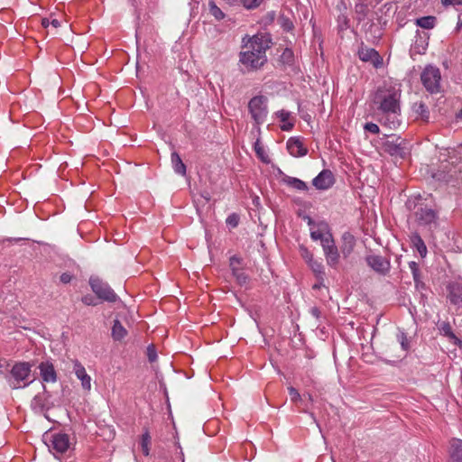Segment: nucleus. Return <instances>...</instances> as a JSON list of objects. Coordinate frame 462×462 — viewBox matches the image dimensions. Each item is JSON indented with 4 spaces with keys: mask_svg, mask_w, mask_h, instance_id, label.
<instances>
[{
    "mask_svg": "<svg viewBox=\"0 0 462 462\" xmlns=\"http://www.w3.org/2000/svg\"><path fill=\"white\" fill-rule=\"evenodd\" d=\"M7 240L8 241L18 242V241L22 240V238H8Z\"/></svg>",
    "mask_w": 462,
    "mask_h": 462,
    "instance_id": "bf43d9fd",
    "label": "nucleus"
},
{
    "mask_svg": "<svg viewBox=\"0 0 462 462\" xmlns=\"http://www.w3.org/2000/svg\"><path fill=\"white\" fill-rule=\"evenodd\" d=\"M41 23L44 28H48L51 25V16L45 17V18H41Z\"/></svg>",
    "mask_w": 462,
    "mask_h": 462,
    "instance_id": "6e6d98bb",
    "label": "nucleus"
},
{
    "mask_svg": "<svg viewBox=\"0 0 462 462\" xmlns=\"http://www.w3.org/2000/svg\"><path fill=\"white\" fill-rule=\"evenodd\" d=\"M39 370L42 379L45 383H55L57 381V374L52 363L46 361L39 365Z\"/></svg>",
    "mask_w": 462,
    "mask_h": 462,
    "instance_id": "f3484780",
    "label": "nucleus"
},
{
    "mask_svg": "<svg viewBox=\"0 0 462 462\" xmlns=\"http://www.w3.org/2000/svg\"><path fill=\"white\" fill-rule=\"evenodd\" d=\"M450 340H452L455 345L462 347V340L459 339L457 337L455 336V337H451Z\"/></svg>",
    "mask_w": 462,
    "mask_h": 462,
    "instance_id": "13d9d810",
    "label": "nucleus"
},
{
    "mask_svg": "<svg viewBox=\"0 0 462 462\" xmlns=\"http://www.w3.org/2000/svg\"><path fill=\"white\" fill-rule=\"evenodd\" d=\"M334 182H335L334 175H333L332 171L329 170H323L312 180V184L318 189H328L330 187H332Z\"/></svg>",
    "mask_w": 462,
    "mask_h": 462,
    "instance_id": "4468645a",
    "label": "nucleus"
},
{
    "mask_svg": "<svg viewBox=\"0 0 462 462\" xmlns=\"http://www.w3.org/2000/svg\"><path fill=\"white\" fill-rule=\"evenodd\" d=\"M233 275L236 276L239 284H245L247 281V276L239 268L237 269L236 273H233Z\"/></svg>",
    "mask_w": 462,
    "mask_h": 462,
    "instance_id": "de8ad7c7",
    "label": "nucleus"
},
{
    "mask_svg": "<svg viewBox=\"0 0 462 462\" xmlns=\"http://www.w3.org/2000/svg\"><path fill=\"white\" fill-rule=\"evenodd\" d=\"M249 113L256 125H262L268 114L267 98L264 96H255L248 103Z\"/></svg>",
    "mask_w": 462,
    "mask_h": 462,
    "instance_id": "39448f33",
    "label": "nucleus"
},
{
    "mask_svg": "<svg viewBox=\"0 0 462 462\" xmlns=\"http://www.w3.org/2000/svg\"><path fill=\"white\" fill-rule=\"evenodd\" d=\"M275 17L274 12H269L267 13L266 16L264 17V25H270L272 22H273Z\"/></svg>",
    "mask_w": 462,
    "mask_h": 462,
    "instance_id": "603ef678",
    "label": "nucleus"
},
{
    "mask_svg": "<svg viewBox=\"0 0 462 462\" xmlns=\"http://www.w3.org/2000/svg\"><path fill=\"white\" fill-rule=\"evenodd\" d=\"M416 220L420 225L429 226L436 222L438 216L437 212L429 208H420L416 213Z\"/></svg>",
    "mask_w": 462,
    "mask_h": 462,
    "instance_id": "2eb2a0df",
    "label": "nucleus"
},
{
    "mask_svg": "<svg viewBox=\"0 0 462 462\" xmlns=\"http://www.w3.org/2000/svg\"><path fill=\"white\" fill-rule=\"evenodd\" d=\"M229 264L233 273H236L238 265L240 264V259L236 256H232L229 260Z\"/></svg>",
    "mask_w": 462,
    "mask_h": 462,
    "instance_id": "49530a36",
    "label": "nucleus"
},
{
    "mask_svg": "<svg viewBox=\"0 0 462 462\" xmlns=\"http://www.w3.org/2000/svg\"><path fill=\"white\" fill-rule=\"evenodd\" d=\"M89 285L93 292L102 300L115 302L117 300V295L114 292L110 286L99 278L91 277L89 279Z\"/></svg>",
    "mask_w": 462,
    "mask_h": 462,
    "instance_id": "423d86ee",
    "label": "nucleus"
},
{
    "mask_svg": "<svg viewBox=\"0 0 462 462\" xmlns=\"http://www.w3.org/2000/svg\"><path fill=\"white\" fill-rule=\"evenodd\" d=\"M287 150L294 157H301L307 154L308 150L302 142L297 137H291L287 141Z\"/></svg>",
    "mask_w": 462,
    "mask_h": 462,
    "instance_id": "6ab92c4d",
    "label": "nucleus"
},
{
    "mask_svg": "<svg viewBox=\"0 0 462 462\" xmlns=\"http://www.w3.org/2000/svg\"><path fill=\"white\" fill-rule=\"evenodd\" d=\"M436 17L435 16H424L420 18H416L412 20H409L407 23H410V26H419L422 29H432L435 26Z\"/></svg>",
    "mask_w": 462,
    "mask_h": 462,
    "instance_id": "5701e85b",
    "label": "nucleus"
},
{
    "mask_svg": "<svg viewBox=\"0 0 462 462\" xmlns=\"http://www.w3.org/2000/svg\"><path fill=\"white\" fill-rule=\"evenodd\" d=\"M226 222L227 226L231 227H236L239 223V216L237 214L233 213L227 217Z\"/></svg>",
    "mask_w": 462,
    "mask_h": 462,
    "instance_id": "a19ab883",
    "label": "nucleus"
},
{
    "mask_svg": "<svg viewBox=\"0 0 462 462\" xmlns=\"http://www.w3.org/2000/svg\"><path fill=\"white\" fill-rule=\"evenodd\" d=\"M332 236L328 225L324 221L317 223L314 227H310V237L314 241L319 240L322 244Z\"/></svg>",
    "mask_w": 462,
    "mask_h": 462,
    "instance_id": "ddd939ff",
    "label": "nucleus"
},
{
    "mask_svg": "<svg viewBox=\"0 0 462 462\" xmlns=\"http://www.w3.org/2000/svg\"><path fill=\"white\" fill-rule=\"evenodd\" d=\"M71 275L68 273H64L60 275V280L62 283H69L71 281Z\"/></svg>",
    "mask_w": 462,
    "mask_h": 462,
    "instance_id": "864d4df0",
    "label": "nucleus"
},
{
    "mask_svg": "<svg viewBox=\"0 0 462 462\" xmlns=\"http://www.w3.org/2000/svg\"><path fill=\"white\" fill-rule=\"evenodd\" d=\"M448 462H462V439L454 438L449 440Z\"/></svg>",
    "mask_w": 462,
    "mask_h": 462,
    "instance_id": "dca6fc26",
    "label": "nucleus"
},
{
    "mask_svg": "<svg viewBox=\"0 0 462 462\" xmlns=\"http://www.w3.org/2000/svg\"><path fill=\"white\" fill-rule=\"evenodd\" d=\"M364 128L365 131L374 134H379L380 132L379 126L374 123H366Z\"/></svg>",
    "mask_w": 462,
    "mask_h": 462,
    "instance_id": "a18cd8bd",
    "label": "nucleus"
},
{
    "mask_svg": "<svg viewBox=\"0 0 462 462\" xmlns=\"http://www.w3.org/2000/svg\"><path fill=\"white\" fill-rule=\"evenodd\" d=\"M310 313L319 320L321 317V311L318 307H311L310 310Z\"/></svg>",
    "mask_w": 462,
    "mask_h": 462,
    "instance_id": "3c124183",
    "label": "nucleus"
},
{
    "mask_svg": "<svg viewBox=\"0 0 462 462\" xmlns=\"http://www.w3.org/2000/svg\"><path fill=\"white\" fill-rule=\"evenodd\" d=\"M300 254L304 259L306 263L314 260L312 253L304 245H300Z\"/></svg>",
    "mask_w": 462,
    "mask_h": 462,
    "instance_id": "58836bf2",
    "label": "nucleus"
},
{
    "mask_svg": "<svg viewBox=\"0 0 462 462\" xmlns=\"http://www.w3.org/2000/svg\"><path fill=\"white\" fill-rule=\"evenodd\" d=\"M411 241L412 243L413 247H415L420 254V255L424 258L427 255L428 250L427 246L418 233L412 234L411 236Z\"/></svg>",
    "mask_w": 462,
    "mask_h": 462,
    "instance_id": "bb28decb",
    "label": "nucleus"
},
{
    "mask_svg": "<svg viewBox=\"0 0 462 462\" xmlns=\"http://www.w3.org/2000/svg\"><path fill=\"white\" fill-rule=\"evenodd\" d=\"M358 57L364 62H370L375 69H379L383 64L382 56L373 48L362 45L358 50Z\"/></svg>",
    "mask_w": 462,
    "mask_h": 462,
    "instance_id": "9d476101",
    "label": "nucleus"
},
{
    "mask_svg": "<svg viewBox=\"0 0 462 462\" xmlns=\"http://www.w3.org/2000/svg\"><path fill=\"white\" fill-rule=\"evenodd\" d=\"M342 244L340 245V251L345 258H347L356 246V238L350 232H345L342 235Z\"/></svg>",
    "mask_w": 462,
    "mask_h": 462,
    "instance_id": "412c9836",
    "label": "nucleus"
},
{
    "mask_svg": "<svg viewBox=\"0 0 462 462\" xmlns=\"http://www.w3.org/2000/svg\"><path fill=\"white\" fill-rule=\"evenodd\" d=\"M51 25L54 28L63 27L64 29L71 28L73 23H69L64 14H60L59 17L51 15Z\"/></svg>",
    "mask_w": 462,
    "mask_h": 462,
    "instance_id": "c756f323",
    "label": "nucleus"
},
{
    "mask_svg": "<svg viewBox=\"0 0 462 462\" xmlns=\"http://www.w3.org/2000/svg\"><path fill=\"white\" fill-rule=\"evenodd\" d=\"M254 152L256 153V155L258 156V158L265 162V163H268L270 162L269 160V157L268 155L266 154L265 151H264V148L263 147V145L260 143V141L257 140L255 143H254Z\"/></svg>",
    "mask_w": 462,
    "mask_h": 462,
    "instance_id": "72a5a7b5",
    "label": "nucleus"
},
{
    "mask_svg": "<svg viewBox=\"0 0 462 462\" xmlns=\"http://www.w3.org/2000/svg\"><path fill=\"white\" fill-rule=\"evenodd\" d=\"M82 302L88 306H95L97 302L92 295H85L81 299Z\"/></svg>",
    "mask_w": 462,
    "mask_h": 462,
    "instance_id": "09e8293b",
    "label": "nucleus"
},
{
    "mask_svg": "<svg viewBox=\"0 0 462 462\" xmlns=\"http://www.w3.org/2000/svg\"><path fill=\"white\" fill-rule=\"evenodd\" d=\"M420 80L429 93L441 92V73L439 68L432 65L426 66L420 74Z\"/></svg>",
    "mask_w": 462,
    "mask_h": 462,
    "instance_id": "20e7f679",
    "label": "nucleus"
},
{
    "mask_svg": "<svg viewBox=\"0 0 462 462\" xmlns=\"http://www.w3.org/2000/svg\"><path fill=\"white\" fill-rule=\"evenodd\" d=\"M304 219L307 220V223L310 227H314L317 226V223H315L314 220L310 217L306 216V217H304Z\"/></svg>",
    "mask_w": 462,
    "mask_h": 462,
    "instance_id": "4d7b16f0",
    "label": "nucleus"
},
{
    "mask_svg": "<svg viewBox=\"0 0 462 462\" xmlns=\"http://www.w3.org/2000/svg\"><path fill=\"white\" fill-rule=\"evenodd\" d=\"M401 108L395 109V111H385L378 113L380 124L389 128L390 130H396L401 125Z\"/></svg>",
    "mask_w": 462,
    "mask_h": 462,
    "instance_id": "6e6552de",
    "label": "nucleus"
},
{
    "mask_svg": "<svg viewBox=\"0 0 462 462\" xmlns=\"http://www.w3.org/2000/svg\"><path fill=\"white\" fill-rule=\"evenodd\" d=\"M284 182L288 186H290L297 190H307L308 189V186L303 180L294 178V177H289V176L285 177Z\"/></svg>",
    "mask_w": 462,
    "mask_h": 462,
    "instance_id": "2f4dec72",
    "label": "nucleus"
},
{
    "mask_svg": "<svg viewBox=\"0 0 462 462\" xmlns=\"http://www.w3.org/2000/svg\"><path fill=\"white\" fill-rule=\"evenodd\" d=\"M439 332H440L443 336H445V337H448L449 339H450L451 337H455V334H454V333H453V331H452V328H451V326H450L449 322H447V321H443V322H441V323L439 325Z\"/></svg>",
    "mask_w": 462,
    "mask_h": 462,
    "instance_id": "c9c22d12",
    "label": "nucleus"
},
{
    "mask_svg": "<svg viewBox=\"0 0 462 462\" xmlns=\"http://www.w3.org/2000/svg\"><path fill=\"white\" fill-rule=\"evenodd\" d=\"M365 262L369 267L379 274L384 275L390 271V261L382 255H368L365 258Z\"/></svg>",
    "mask_w": 462,
    "mask_h": 462,
    "instance_id": "f8f14e48",
    "label": "nucleus"
},
{
    "mask_svg": "<svg viewBox=\"0 0 462 462\" xmlns=\"http://www.w3.org/2000/svg\"><path fill=\"white\" fill-rule=\"evenodd\" d=\"M245 51L239 54V65L243 73L261 69L267 62L266 50L270 48L272 39L267 32H258L253 37L243 39Z\"/></svg>",
    "mask_w": 462,
    "mask_h": 462,
    "instance_id": "f257e3e1",
    "label": "nucleus"
},
{
    "mask_svg": "<svg viewBox=\"0 0 462 462\" xmlns=\"http://www.w3.org/2000/svg\"><path fill=\"white\" fill-rule=\"evenodd\" d=\"M397 341L400 343L403 351H407L410 347L409 339L403 331H399L396 335Z\"/></svg>",
    "mask_w": 462,
    "mask_h": 462,
    "instance_id": "4c0bfd02",
    "label": "nucleus"
},
{
    "mask_svg": "<svg viewBox=\"0 0 462 462\" xmlns=\"http://www.w3.org/2000/svg\"><path fill=\"white\" fill-rule=\"evenodd\" d=\"M412 110L415 114H417L419 116H420L423 120H428L430 116V111L428 106L425 105L424 102L420 101L416 102L412 106Z\"/></svg>",
    "mask_w": 462,
    "mask_h": 462,
    "instance_id": "7c9ffc66",
    "label": "nucleus"
},
{
    "mask_svg": "<svg viewBox=\"0 0 462 462\" xmlns=\"http://www.w3.org/2000/svg\"><path fill=\"white\" fill-rule=\"evenodd\" d=\"M263 1L264 0H232L229 5H243L247 10H253L259 7L263 3Z\"/></svg>",
    "mask_w": 462,
    "mask_h": 462,
    "instance_id": "cd10ccee",
    "label": "nucleus"
},
{
    "mask_svg": "<svg viewBox=\"0 0 462 462\" xmlns=\"http://www.w3.org/2000/svg\"><path fill=\"white\" fill-rule=\"evenodd\" d=\"M278 24L282 27V29H291L293 26L291 21L283 15L278 18Z\"/></svg>",
    "mask_w": 462,
    "mask_h": 462,
    "instance_id": "ea45409f",
    "label": "nucleus"
},
{
    "mask_svg": "<svg viewBox=\"0 0 462 462\" xmlns=\"http://www.w3.org/2000/svg\"><path fill=\"white\" fill-rule=\"evenodd\" d=\"M172 168L177 174L181 176L186 175V165L183 163L180 154L177 152H173L171 156Z\"/></svg>",
    "mask_w": 462,
    "mask_h": 462,
    "instance_id": "393cba45",
    "label": "nucleus"
},
{
    "mask_svg": "<svg viewBox=\"0 0 462 462\" xmlns=\"http://www.w3.org/2000/svg\"><path fill=\"white\" fill-rule=\"evenodd\" d=\"M140 444H141L143 454L146 457L149 456L150 455V446H151V435H150L148 429H144L143 433L142 434V437H141Z\"/></svg>",
    "mask_w": 462,
    "mask_h": 462,
    "instance_id": "473e14b6",
    "label": "nucleus"
},
{
    "mask_svg": "<svg viewBox=\"0 0 462 462\" xmlns=\"http://www.w3.org/2000/svg\"><path fill=\"white\" fill-rule=\"evenodd\" d=\"M127 336V330L118 319L114 320L111 337L116 341H120Z\"/></svg>",
    "mask_w": 462,
    "mask_h": 462,
    "instance_id": "a878e982",
    "label": "nucleus"
},
{
    "mask_svg": "<svg viewBox=\"0 0 462 462\" xmlns=\"http://www.w3.org/2000/svg\"><path fill=\"white\" fill-rule=\"evenodd\" d=\"M307 264L313 272L317 280H322L325 277L324 265L321 262L314 259Z\"/></svg>",
    "mask_w": 462,
    "mask_h": 462,
    "instance_id": "c85d7f7f",
    "label": "nucleus"
},
{
    "mask_svg": "<svg viewBox=\"0 0 462 462\" xmlns=\"http://www.w3.org/2000/svg\"><path fill=\"white\" fill-rule=\"evenodd\" d=\"M147 357L148 360L152 363L157 359V352L153 345H150L147 347Z\"/></svg>",
    "mask_w": 462,
    "mask_h": 462,
    "instance_id": "79ce46f5",
    "label": "nucleus"
},
{
    "mask_svg": "<svg viewBox=\"0 0 462 462\" xmlns=\"http://www.w3.org/2000/svg\"><path fill=\"white\" fill-rule=\"evenodd\" d=\"M276 115L280 121L282 123L281 125V129L282 131H290L293 128L294 121L291 118V112L286 110H280L276 113Z\"/></svg>",
    "mask_w": 462,
    "mask_h": 462,
    "instance_id": "b1692460",
    "label": "nucleus"
},
{
    "mask_svg": "<svg viewBox=\"0 0 462 462\" xmlns=\"http://www.w3.org/2000/svg\"><path fill=\"white\" fill-rule=\"evenodd\" d=\"M39 401H40V397L39 396H35L34 399H33L34 403H38Z\"/></svg>",
    "mask_w": 462,
    "mask_h": 462,
    "instance_id": "052dcab7",
    "label": "nucleus"
},
{
    "mask_svg": "<svg viewBox=\"0 0 462 462\" xmlns=\"http://www.w3.org/2000/svg\"><path fill=\"white\" fill-rule=\"evenodd\" d=\"M328 265L335 268L339 263L338 249L335 245L333 236L321 244Z\"/></svg>",
    "mask_w": 462,
    "mask_h": 462,
    "instance_id": "1a4fd4ad",
    "label": "nucleus"
},
{
    "mask_svg": "<svg viewBox=\"0 0 462 462\" xmlns=\"http://www.w3.org/2000/svg\"><path fill=\"white\" fill-rule=\"evenodd\" d=\"M293 52L290 49H285L282 54V60L284 63H290L292 61Z\"/></svg>",
    "mask_w": 462,
    "mask_h": 462,
    "instance_id": "c03bdc74",
    "label": "nucleus"
},
{
    "mask_svg": "<svg viewBox=\"0 0 462 462\" xmlns=\"http://www.w3.org/2000/svg\"><path fill=\"white\" fill-rule=\"evenodd\" d=\"M401 89L391 84L384 83L377 88L373 97V103L378 113L395 111L400 106Z\"/></svg>",
    "mask_w": 462,
    "mask_h": 462,
    "instance_id": "f03ea898",
    "label": "nucleus"
},
{
    "mask_svg": "<svg viewBox=\"0 0 462 462\" xmlns=\"http://www.w3.org/2000/svg\"><path fill=\"white\" fill-rule=\"evenodd\" d=\"M405 142L400 137L386 140L383 143V149L392 156L403 158L406 154Z\"/></svg>",
    "mask_w": 462,
    "mask_h": 462,
    "instance_id": "9b49d317",
    "label": "nucleus"
},
{
    "mask_svg": "<svg viewBox=\"0 0 462 462\" xmlns=\"http://www.w3.org/2000/svg\"><path fill=\"white\" fill-rule=\"evenodd\" d=\"M441 3L443 5H453V6H456V5H462V0H441Z\"/></svg>",
    "mask_w": 462,
    "mask_h": 462,
    "instance_id": "8fccbe9b",
    "label": "nucleus"
},
{
    "mask_svg": "<svg viewBox=\"0 0 462 462\" xmlns=\"http://www.w3.org/2000/svg\"><path fill=\"white\" fill-rule=\"evenodd\" d=\"M209 14L214 16L217 20H221L225 17L222 10L213 2L208 3Z\"/></svg>",
    "mask_w": 462,
    "mask_h": 462,
    "instance_id": "f704fd0d",
    "label": "nucleus"
},
{
    "mask_svg": "<svg viewBox=\"0 0 462 462\" xmlns=\"http://www.w3.org/2000/svg\"><path fill=\"white\" fill-rule=\"evenodd\" d=\"M308 399H310V401H312V397L310 394H308Z\"/></svg>",
    "mask_w": 462,
    "mask_h": 462,
    "instance_id": "680f3d73",
    "label": "nucleus"
},
{
    "mask_svg": "<svg viewBox=\"0 0 462 462\" xmlns=\"http://www.w3.org/2000/svg\"><path fill=\"white\" fill-rule=\"evenodd\" d=\"M324 281H325V277H323L322 280H317V282L315 284H313L312 289L313 290L320 289L322 286H324Z\"/></svg>",
    "mask_w": 462,
    "mask_h": 462,
    "instance_id": "5fc2aeb1",
    "label": "nucleus"
},
{
    "mask_svg": "<svg viewBox=\"0 0 462 462\" xmlns=\"http://www.w3.org/2000/svg\"><path fill=\"white\" fill-rule=\"evenodd\" d=\"M409 267L411 269V272L412 273V276H413V280L415 282V284L416 286H419V284L420 283V270H419V265L416 262H410L409 263Z\"/></svg>",
    "mask_w": 462,
    "mask_h": 462,
    "instance_id": "e433bc0d",
    "label": "nucleus"
},
{
    "mask_svg": "<svg viewBox=\"0 0 462 462\" xmlns=\"http://www.w3.org/2000/svg\"><path fill=\"white\" fill-rule=\"evenodd\" d=\"M429 42V35L427 31H416L414 43L412 45L413 51L418 54L425 52Z\"/></svg>",
    "mask_w": 462,
    "mask_h": 462,
    "instance_id": "aec40b11",
    "label": "nucleus"
},
{
    "mask_svg": "<svg viewBox=\"0 0 462 462\" xmlns=\"http://www.w3.org/2000/svg\"><path fill=\"white\" fill-rule=\"evenodd\" d=\"M32 365L28 362H19L14 365L11 369L8 383L12 389H20L29 385L32 380L30 379Z\"/></svg>",
    "mask_w": 462,
    "mask_h": 462,
    "instance_id": "7ed1b4c3",
    "label": "nucleus"
},
{
    "mask_svg": "<svg viewBox=\"0 0 462 462\" xmlns=\"http://www.w3.org/2000/svg\"><path fill=\"white\" fill-rule=\"evenodd\" d=\"M46 443L50 450L62 454L69 448V438L65 433H54L46 438Z\"/></svg>",
    "mask_w": 462,
    "mask_h": 462,
    "instance_id": "0eeeda50",
    "label": "nucleus"
},
{
    "mask_svg": "<svg viewBox=\"0 0 462 462\" xmlns=\"http://www.w3.org/2000/svg\"><path fill=\"white\" fill-rule=\"evenodd\" d=\"M451 303L460 305L462 303V284L458 282L450 283L448 287Z\"/></svg>",
    "mask_w": 462,
    "mask_h": 462,
    "instance_id": "4be33fe9",
    "label": "nucleus"
},
{
    "mask_svg": "<svg viewBox=\"0 0 462 462\" xmlns=\"http://www.w3.org/2000/svg\"><path fill=\"white\" fill-rule=\"evenodd\" d=\"M289 394L291 396V400L293 402H297L301 400V396L300 393L292 386L288 387Z\"/></svg>",
    "mask_w": 462,
    "mask_h": 462,
    "instance_id": "37998d69",
    "label": "nucleus"
},
{
    "mask_svg": "<svg viewBox=\"0 0 462 462\" xmlns=\"http://www.w3.org/2000/svg\"><path fill=\"white\" fill-rule=\"evenodd\" d=\"M73 371L85 390L91 389V377L87 374L85 367L78 360L73 361Z\"/></svg>",
    "mask_w": 462,
    "mask_h": 462,
    "instance_id": "a211bd4d",
    "label": "nucleus"
}]
</instances>
